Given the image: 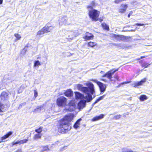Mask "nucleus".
Returning a JSON list of instances; mask_svg holds the SVG:
<instances>
[{
	"label": "nucleus",
	"instance_id": "obj_1",
	"mask_svg": "<svg viewBox=\"0 0 152 152\" xmlns=\"http://www.w3.org/2000/svg\"><path fill=\"white\" fill-rule=\"evenodd\" d=\"M86 85L88 87H83V86L80 84L76 85L75 88L85 93L86 99L88 102H89L92 99V94H93L95 92L94 86L93 84L90 83H87Z\"/></svg>",
	"mask_w": 152,
	"mask_h": 152
},
{
	"label": "nucleus",
	"instance_id": "obj_2",
	"mask_svg": "<svg viewBox=\"0 0 152 152\" xmlns=\"http://www.w3.org/2000/svg\"><path fill=\"white\" fill-rule=\"evenodd\" d=\"M88 11V15L92 20L96 21L98 20L99 14V11L97 10L93 9L92 6L89 5L87 7Z\"/></svg>",
	"mask_w": 152,
	"mask_h": 152
},
{
	"label": "nucleus",
	"instance_id": "obj_3",
	"mask_svg": "<svg viewBox=\"0 0 152 152\" xmlns=\"http://www.w3.org/2000/svg\"><path fill=\"white\" fill-rule=\"evenodd\" d=\"M69 127L68 122L63 120L61 122L59 127L58 129L61 132H64V131L68 129Z\"/></svg>",
	"mask_w": 152,
	"mask_h": 152
},
{
	"label": "nucleus",
	"instance_id": "obj_4",
	"mask_svg": "<svg viewBox=\"0 0 152 152\" xmlns=\"http://www.w3.org/2000/svg\"><path fill=\"white\" fill-rule=\"evenodd\" d=\"M78 35V32L74 31H68L66 34V37L70 40H72Z\"/></svg>",
	"mask_w": 152,
	"mask_h": 152
},
{
	"label": "nucleus",
	"instance_id": "obj_5",
	"mask_svg": "<svg viewBox=\"0 0 152 152\" xmlns=\"http://www.w3.org/2000/svg\"><path fill=\"white\" fill-rule=\"evenodd\" d=\"M66 99L63 96L58 98L57 100V104L60 107L65 106L66 104Z\"/></svg>",
	"mask_w": 152,
	"mask_h": 152
},
{
	"label": "nucleus",
	"instance_id": "obj_6",
	"mask_svg": "<svg viewBox=\"0 0 152 152\" xmlns=\"http://www.w3.org/2000/svg\"><path fill=\"white\" fill-rule=\"evenodd\" d=\"M91 80L96 83L98 85L101 92H104L105 91L106 86L105 84L95 79L92 80Z\"/></svg>",
	"mask_w": 152,
	"mask_h": 152
},
{
	"label": "nucleus",
	"instance_id": "obj_7",
	"mask_svg": "<svg viewBox=\"0 0 152 152\" xmlns=\"http://www.w3.org/2000/svg\"><path fill=\"white\" fill-rule=\"evenodd\" d=\"M76 107L74 101H71L67 107H66L65 109L66 111H73Z\"/></svg>",
	"mask_w": 152,
	"mask_h": 152
},
{
	"label": "nucleus",
	"instance_id": "obj_8",
	"mask_svg": "<svg viewBox=\"0 0 152 152\" xmlns=\"http://www.w3.org/2000/svg\"><path fill=\"white\" fill-rule=\"evenodd\" d=\"M118 69H116L113 71V69L110 70L104 75L102 77H107L108 79L111 80V78H112V75H113L116 72L118 71Z\"/></svg>",
	"mask_w": 152,
	"mask_h": 152
},
{
	"label": "nucleus",
	"instance_id": "obj_9",
	"mask_svg": "<svg viewBox=\"0 0 152 152\" xmlns=\"http://www.w3.org/2000/svg\"><path fill=\"white\" fill-rule=\"evenodd\" d=\"M54 107V104L50 103L45 107V110L48 113H53V109Z\"/></svg>",
	"mask_w": 152,
	"mask_h": 152
},
{
	"label": "nucleus",
	"instance_id": "obj_10",
	"mask_svg": "<svg viewBox=\"0 0 152 152\" xmlns=\"http://www.w3.org/2000/svg\"><path fill=\"white\" fill-rule=\"evenodd\" d=\"M111 37L115 38L118 41L124 40L126 39V37L123 35H118L113 34H111Z\"/></svg>",
	"mask_w": 152,
	"mask_h": 152
},
{
	"label": "nucleus",
	"instance_id": "obj_11",
	"mask_svg": "<svg viewBox=\"0 0 152 152\" xmlns=\"http://www.w3.org/2000/svg\"><path fill=\"white\" fill-rule=\"evenodd\" d=\"M74 117V115L73 113H69L66 115L64 119V120L67 122L71 121Z\"/></svg>",
	"mask_w": 152,
	"mask_h": 152
},
{
	"label": "nucleus",
	"instance_id": "obj_12",
	"mask_svg": "<svg viewBox=\"0 0 152 152\" xmlns=\"http://www.w3.org/2000/svg\"><path fill=\"white\" fill-rule=\"evenodd\" d=\"M59 24L61 25L64 24L67 25L69 24V23L68 20V18L66 16H64L59 20Z\"/></svg>",
	"mask_w": 152,
	"mask_h": 152
},
{
	"label": "nucleus",
	"instance_id": "obj_13",
	"mask_svg": "<svg viewBox=\"0 0 152 152\" xmlns=\"http://www.w3.org/2000/svg\"><path fill=\"white\" fill-rule=\"evenodd\" d=\"M0 98L2 101L7 100L9 98L8 93L5 91L2 92L1 94Z\"/></svg>",
	"mask_w": 152,
	"mask_h": 152
},
{
	"label": "nucleus",
	"instance_id": "obj_14",
	"mask_svg": "<svg viewBox=\"0 0 152 152\" xmlns=\"http://www.w3.org/2000/svg\"><path fill=\"white\" fill-rule=\"evenodd\" d=\"M146 81V78H144L142 80L140 81L135 82L134 83V87H136L138 86H141L144 83H145Z\"/></svg>",
	"mask_w": 152,
	"mask_h": 152
},
{
	"label": "nucleus",
	"instance_id": "obj_15",
	"mask_svg": "<svg viewBox=\"0 0 152 152\" xmlns=\"http://www.w3.org/2000/svg\"><path fill=\"white\" fill-rule=\"evenodd\" d=\"M93 35L88 32L86 34L85 36L83 37V38L85 40H88L92 39L94 38Z\"/></svg>",
	"mask_w": 152,
	"mask_h": 152
},
{
	"label": "nucleus",
	"instance_id": "obj_16",
	"mask_svg": "<svg viewBox=\"0 0 152 152\" xmlns=\"http://www.w3.org/2000/svg\"><path fill=\"white\" fill-rule=\"evenodd\" d=\"M127 7V5L124 4H121V6L119 10V12L121 13L124 12Z\"/></svg>",
	"mask_w": 152,
	"mask_h": 152
},
{
	"label": "nucleus",
	"instance_id": "obj_17",
	"mask_svg": "<svg viewBox=\"0 0 152 152\" xmlns=\"http://www.w3.org/2000/svg\"><path fill=\"white\" fill-rule=\"evenodd\" d=\"M86 101L84 100H82L80 101L78 104V107L80 110L82 109L84 107L86 104Z\"/></svg>",
	"mask_w": 152,
	"mask_h": 152
},
{
	"label": "nucleus",
	"instance_id": "obj_18",
	"mask_svg": "<svg viewBox=\"0 0 152 152\" xmlns=\"http://www.w3.org/2000/svg\"><path fill=\"white\" fill-rule=\"evenodd\" d=\"M104 115L103 114H100L99 116H96L94 117L92 119V121H95L102 119L104 117Z\"/></svg>",
	"mask_w": 152,
	"mask_h": 152
},
{
	"label": "nucleus",
	"instance_id": "obj_19",
	"mask_svg": "<svg viewBox=\"0 0 152 152\" xmlns=\"http://www.w3.org/2000/svg\"><path fill=\"white\" fill-rule=\"evenodd\" d=\"M45 108L43 107H40L35 109L33 111V112L35 113L43 112L45 110Z\"/></svg>",
	"mask_w": 152,
	"mask_h": 152
},
{
	"label": "nucleus",
	"instance_id": "obj_20",
	"mask_svg": "<svg viewBox=\"0 0 152 152\" xmlns=\"http://www.w3.org/2000/svg\"><path fill=\"white\" fill-rule=\"evenodd\" d=\"M75 96L76 99H81L84 98V96L78 92H75Z\"/></svg>",
	"mask_w": 152,
	"mask_h": 152
},
{
	"label": "nucleus",
	"instance_id": "obj_21",
	"mask_svg": "<svg viewBox=\"0 0 152 152\" xmlns=\"http://www.w3.org/2000/svg\"><path fill=\"white\" fill-rule=\"evenodd\" d=\"M65 94L67 97H71L73 95V92L71 90L68 89L66 91Z\"/></svg>",
	"mask_w": 152,
	"mask_h": 152
},
{
	"label": "nucleus",
	"instance_id": "obj_22",
	"mask_svg": "<svg viewBox=\"0 0 152 152\" xmlns=\"http://www.w3.org/2000/svg\"><path fill=\"white\" fill-rule=\"evenodd\" d=\"M53 29V27L52 26H47L43 27V29H44L45 32L46 31L48 32H50Z\"/></svg>",
	"mask_w": 152,
	"mask_h": 152
},
{
	"label": "nucleus",
	"instance_id": "obj_23",
	"mask_svg": "<svg viewBox=\"0 0 152 152\" xmlns=\"http://www.w3.org/2000/svg\"><path fill=\"white\" fill-rule=\"evenodd\" d=\"M12 133L11 132H9L7 134L5 135L3 137H1V140H4L5 139L7 138L8 137L12 135Z\"/></svg>",
	"mask_w": 152,
	"mask_h": 152
},
{
	"label": "nucleus",
	"instance_id": "obj_24",
	"mask_svg": "<svg viewBox=\"0 0 152 152\" xmlns=\"http://www.w3.org/2000/svg\"><path fill=\"white\" fill-rule=\"evenodd\" d=\"M81 120V118H80L77 121L74 125V127L75 129H77L79 127L80 124V122Z\"/></svg>",
	"mask_w": 152,
	"mask_h": 152
},
{
	"label": "nucleus",
	"instance_id": "obj_25",
	"mask_svg": "<svg viewBox=\"0 0 152 152\" xmlns=\"http://www.w3.org/2000/svg\"><path fill=\"white\" fill-rule=\"evenodd\" d=\"M42 135V134H34L33 138L34 140H36L37 139H39L41 138V136Z\"/></svg>",
	"mask_w": 152,
	"mask_h": 152
},
{
	"label": "nucleus",
	"instance_id": "obj_26",
	"mask_svg": "<svg viewBox=\"0 0 152 152\" xmlns=\"http://www.w3.org/2000/svg\"><path fill=\"white\" fill-rule=\"evenodd\" d=\"M45 33V31L44 29H43V28L41 29L39 31L37 34V36H38V35H41L44 34Z\"/></svg>",
	"mask_w": 152,
	"mask_h": 152
},
{
	"label": "nucleus",
	"instance_id": "obj_27",
	"mask_svg": "<svg viewBox=\"0 0 152 152\" xmlns=\"http://www.w3.org/2000/svg\"><path fill=\"white\" fill-rule=\"evenodd\" d=\"M139 99L140 101H143L147 99V98L146 95H142L140 96Z\"/></svg>",
	"mask_w": 152,
	"mask_h": 152
},
{
	"label": "nucleus",
	"instance_id": "obj_28",
	"mask_svg": "<svg viewBox=\"0 0 152 152\" xmlns=\"http://www.w3.org/2000/svg\"><path fill=\"white\" fill-rule=\"evenodd\" d=\"M105 96V95H103L99 97L98 99H97L95 102L93 104V105H94L97 102L100 101V100H102L104 99Z\"/></svg>",
	"mask_w": 152,
	"mask_h": 152
},
{
	"label": "nucleus",
	"instance_id": "obj_29",
	"mask_svg": "<svg viewBox=\"0 0 152 152\" xmlns=\"http://www.w3.org/2000/svg\"><path fill=\"white\" fill-rule=\"evenodd\" d=\"M122 152H135L129 149H128L126 148H123L121 149Z\"/></svg>",
	"mask_w": 152,
	"mask_h": 152
},
{
	"label": "nucleus",
	"instance_id": "obj_30",
	"mask_svg": "<svg viewBox=\"0 0 152 152\" xmlns=\"http://www.w3.org/2000/svg\"><path fill=\"white\" fill-rule=\"evenodd\" d=\"M96 45V43L95 42H90L88 43V46L91 47H93Z\"/></svg>",
	"mask_w": 152,
	"mask_h": 152
},
{
	"label": "nucleus",
	"instance_id": "obj_31",
	"mask_svg": "<svg viewBox=\"0 0 152 152\" xmlns=\"http://www.w3.org/2000/svg\"><path fill=\"white\" fill-rule=\"evenodd\" d=\"M16 37V39H15V41H16L20 39L21 38L20 35L18 34H15L14 35Z\"/></svg>",
	"mask_w": 152,
	"mask_h": 152
},
{
	"label": "nucleus",
	"instance_id": "obj_32",
	"mask_svg": "<svg viewBox=\"0 0 152 152\" xmlns=\"http://www.w3.org/2000/svg\"><path fill=\"white\" fill-rule=\"evenodd\" d=\"M102 27L104 29L108 30L109 28V26L105 23H103L102 24Z\"/></svg>",
	"mask_w": 152,
	"mask_h": 152
},
{
	"label": "nucleus",
	"instance_id": "obj_33",
	"mask_svg": "<svg viewBox=\"0 0 152 152\" xmlns=\"http://www.w3.org/2000/svg\"><path fill=\"white\" fill-rule=\"evenodd\" d=\"M42 128L40 127L38 129H35V132L38 134H41V132H42Z\"/></svg>",
	"mask_w": 152,
	"mask_h": 152
},
{
	"label": "nucleus",
	"instance_id": "obj_34",
	"mask_svg": "<svg viewBox=\"0 0 152 152\" xmlns=\"http://www.w3.org/2000/svg\"><path fill=\"white\" fill-rule=\"evenodd\" d=\"M41 65L39 61H35L34 66L36 67L37 66H40Z\"/></svg>",
	"mask_w": 152,
	"mask_h": 152
},
{
	"label": "nucleus",
	"instance_id": "obj_35",
	"mask_svg": "<svg viewBox=\"0 0 152 152\" xmlns=\"http://www.w3.org/2000/svg\"><path fill=\"white\" fill-rule=\"evenodd\" d=\"M28 141V139H24L23 140H19L20 144H21L26 143Z\"/></svg>",
	"mask_w": 152,
	"mask_h": 152
},
{
	"label": "nucleus",
	"instance_id": "obj_36",
	"mask_svg": "<svg viewBox=\"0 0 152 152\" xmlns=\"http://www.w3.org/2000/svg\"><path fill=\"white\" fill-rule=\"evenodd\" d=\"M27 50V47H25L21 51V53L23 54H25L26 51Z\"/></svg>",
	"mask_w": 152,
	"mask_h": 152
},
{
	"label": "nucleus",
	"instance_id": "obj_37",
	"mask_svg": "<svg viewBox=\"0 0 152 152\" xmlns=\"http://www.w3.org/2000/svg\"><path fill=\"white\" fill-rule=\"evenodd\" d=\"M4 105L0 102V112H3V110L4 109Z\"/></svg>",
	"mask_w": 152,
	"mask_h": 152
},
{
	"label": "nucleus",
	"instance_id": "obj_38",
	"mask_svg": "<svg viewBox=\"0 0 152 152\" xmlns=\"http://www.w3.org/2000/svg\"><path fill=\"white\" fill-rule=\"evenodd\" d=\"M40 148H42L43 151H46V150H48V147L47 146H42L41 147H40Z\"/></svg>",
	"mask_w": 152,
	"mask_h": 152
},
{
	"label": "nucleus",
	"instance_id": "obj_39",
	"mask_svg": "<svg viewBox=\"0 0 152 152\" xmlns=\"http://www.w3.org/2000/svg\"><path fill=\"white\" fill-rule=\"evenodd\" d=\"M20 144V142L19 140H18L17 142H15V141L12 142V146H13L14 145H16L17 144Z\"/></svg>",
	"mask_w": 152,
	"mask_h": 152
},
{
	"label": "nucleus",
	"instance_id": "obj_40",
	"mask_svg": "<svg viewBox=\"0 0 152 152\" xmlns=\"http://www.w3.org/2000/svg\"><path fill=\"white\" fill-rule=\"evenodd\" d=\"M34 96L35 98H36L38 95V93L37 90H35L34 91Z\"/></svg>",
	"mask_w": 152,
	"mask_h": 152
},
{
	"label": "nucleus",
	"instance_id": "obj_41",
	"mask_svg": "<svg viewBox=\"0 0 152 152\" xmlns=\"http://www.w3.org/2000/svg\"><path fill=\"white\" fill-rule=\"evenodd\" d=\"M121 117V115H119L115 116L114 118L116 119H117L120 118Z\"/></svg>",
	"mask_w": 152,
	"mask_h": 152
},
{
	"label": "nucleus",
	"instance_id": "obj_42",
	"mask_svg": "<svg viewBox=\"0 0 152 152\" xmlns=\"http://www.w3.org/2000/svg\"><path fill=\"white\" fill-rule=\"evenodd\" d=\"M120 2H121L120 0H115L114 2L116 4H118Z\"/></svg>",
	"mask_w": 152,
	"mask_h": 152
},
{
	"label": "nucleus",
	"instance_id": "obj_43",
	"mask_svg": "<svg viewBox=\"0 0 152 152\" xmlns=\"http://www.w3.org/2000/svg\"><path fill=\"white\" fill-rule=\"evenodd\" d=\"M135 25L139 26H143L144 25V24H143L136 23L135 24Z\"/></svg>",
	"mask_w": 152,
	"mask_h": 152
},
{
	"label": "nucleus",
	"instance_id": "obj_44",
	"mask_svg": "<svg viewBox=\"0 0 152 152\" xmlns=\"http://www.w3.org/2000/svg\"><path fill=\"white\" fill-rule=\"evenodd\" d=\"M66 146H64L63 148H61L60 149V150L61 151H63L64 150V149L65 148H66Z\"/></svg>",
	"mask_w": 152,
	"mask_h": 152
},
{
	"label": "nucleus",
	"instance_id": "obj_45",
	"mask_svg": "<svg viewBox=\"0 0 152 152\" xmlns=\"http://www.w3.org/2000/svg\"><path fill=\"white\" fill-rule=\"evenodd\" d=\"M101 80H102V81H104L105 82H107V80L106 79H101Z\"/></svg>",
	"mask_w": 152,
	"mask_h": 152
},
{
	"label": "nucleus",
	"instance_id": "obj_46",
	"mask_svg": "<svg viewBox=\"0 0 152 152\" xmlns=\"http://www.w3.org/2000/svg\"><path fill=\"white\" fill-rule=\"evenodd\" d=\"M59 142L58 141H57L56 142H55L54 144L55 145H58V143Z\"/></svg>",
	"mask_w": 152,
	"mask_h": 152
},
{
	"label": "nucleus",
	"instance_id": "obj_47",
	"mask_svg": "<svg viewBox=\"0 0 152 152\" xmlns=\"http://www.w3.org/2000/svg\"><path fill=\"white\" fill-rule=\"evenodd\" d=\"M150 64H149L148 65L147 64H146V65H145L144 66H145V68H146V67H148V66H149V65H150Z\"/></svg>",
	"mask_w": 152,
	"mask_h": 152
},
{
	"label": "nucleus",
	"instance_id": "obj_48",
	"mask_svg": "<svg viewBox=\"0 0 152 152\" xmlns=\"http://www.w3.org/2000/svg\"><path fill=\"white\" fill-rule=\"evenodd\" d=\"M3 2V0H0V4H1Z\"/></svg>",
	"mask_w": 152,
	"mask_h": 152
},
{
	"label": "nucleus",
	"instance_id": "obj_49",
	"mask_svg": "<svg viewBox=\"0 0 152 152\" xmlns=\"http://www.w3.org/2000/svg\"><path fill=\"white\" fill-rule=\"evenodd\" d=\"M146 57V56H141V57H140V59H142V58H145Z\"/></svg>",
	"mask_w": 152,
	"mask_h": 152
},
{
	"label": "nucleus",
	"instance_id": "obj_50",
	"mask_svg": "<svg viewBox=\"0 0 152 152\" xmlns=\"http://www.w3.org/2000/svg\"><path fill=\"white\" fill-rule=\"evenodd\" d=\"M117 79V80H118V78L119 77H118V76H116L115 77Z\"/></svg>",
	"mask_w": 152,
	"mask_h": 152
},
{
	"label": "nucleus",
	"instance_id": "obj_51",
	"mask_svg": "<svg viewBox=\"0 0 152 152\" xmlns=\"http://www.w3.org/2000/svg\"><path fill=\"white\" fill-rule=\"evenodd\" d=\"M1 46L0 45V53L1 52Z\"/></svg>",
	"mask_w": 152,
	"mask_h": 152
},
{
	"label": "nucleus",
	"instance_id": "obj_52",
	"mask_svg": "<svg viewBox=\"0 0 152 152\" xmlns=\"http://www.w3.org/2000/svg\"><path fill=\"white\" fill-rule=\"evenodd\" d=\"M99 20L100 22H101L102 21V19H101L100 18H99Z\"/></svg>",
	"mask_w": 152,
	"mask_h": 152
},
{
	"label": "nucleus",
	"instance_id": "obj_53",
	"mask_svg": "<svg viewBox=\"0 0 152 152\" xmlns=\"http://www.w3.org/2000/svg\"><path fill=\"white\" fill-rule=\"evenodd\" d=\"M130 14H129L128 15V17L129 18V17H130Z\"/></svg>",
	"mask_w": 152,
	"mask_h": 152
},
{
	"label": "nucleus",
	"instance_id": "obj_54",
	"mask_svg": "<svg viewBox=\"0 0 152 152\" xmlns=\"http://www.w3.org/2000/svg\"><path fill=\"white\" fill-rule=\"evenodd\" d=\"M1 142V141H0V142Z\"/></svg>",
	"mask_w": 152,
	"mask_h": 152
}]
</instances>
